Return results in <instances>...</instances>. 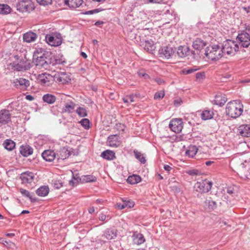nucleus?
Returning <instances> with one entry per match:
<instances>
[{"mask_svg":"<svg viewBox=\"0 0 250 250\" xmlns=\"http://www.w3.org/2000/svg\"><path fill=\"white\" fill-rule=\"evenodd\" d=\"M42 158L47 162L53 161L55 157L56 154L54 151L50 149L44 150L42 154Z\"/></svg>","mask_w":250,"mask_h":250,"instance_id":"b1692460","label":"nucleus"},{"mask_svg":"<svg viewBox=\"0 0 250 250\" xmlns=\"http://www.w3.org/2000/svg\"><path fill=\"white\" fill-rule=\"evenodd\" d=\"M32 63H28L26 65H22L21 63H9L7 68L11 69L12 71H24L29 70L33 65Z\"/></svg>","mask_w":250,"mask_h":250,"instance_id":"4468645a","label":"nucleus"},{"mask_svg":"<svg viewBox=\"0 0 250 250\" xmlns=\"http://www.w3.org/2000/svg\"><path fill=\"white\" fill-rule=\"evenodd\" d=\"M107 143L110 146L117 147L120 145V137L117 134L111 135L108 137Z\"/></svg>","mask_w":250,"mask_h":250,"instance_id":"412c9836","label":"nucleus"},{"mask_svg":"<svg viewBox=\"0 0 250 250\" xmlns=\"http://www.w3.org/2000/svg\"><path fill=\"white\" fill-rule=\"evenodd\" d=\"M116 126H117V128L118 129H120L122 131H124V129H125V125L122 124H116Z\"/></svg>","mask_w":250,"mask_h":250,"instance_id":"69168bd1","label":"nucleus"},{"mask_svg":"<svg viewBox=\"0 0 250 250\" xmlns=\"http://www.w3.org/2000/svg\"><path fill=\"white\" fill-rule=\"evenodd\" d=\"M38 80L44 86H49L55 81V76L53 77L49 74L44 73L39 75Z\"/></svg>","mask_w":250,"mask_h":250,"instance_id":"9d476101","label":"nucleus"},{"mask_svg":"<svg viewBox=\"0 0 250 250\" xmlns=\"http://www.w3.org/2000/svg\"><path fill=\"white\" fill-rule=\"evenodd\" d=\"M198 69H199L198 68H195V66L193 68H189V69L185 68L181 71V73L183 75H187V74L192 73L197 71Z\"/></svg>","mask_w":250,"mask_h":250,"instance_id":"603ef678","label":"nucleus"},{"mask_svg":"<svg viewBox=\"0 0 250 250\" xmlns=\"http://www.w3.org/2000/svg\"><path fill=\"white\" fill-rule=\"evenodd\" d=\"M79 179L82 183L94 182L97 180L96 177L92 175H83Z\"/></svg>","mask_w":250,"mask_h":250,"instance_id":"ea45409f","label":"nucleus"},{"mask_svg":"<svg viewBox=\"0 0 250 250\" xmlns=\"http://www.w3.org/2000/svg\"><path fill=\"white\" fill-rule=\"evenodd\" d=\"M212 186V182L207 179H205L200 182H197L195 184L194 188L197 192L201 193H207L210 191Z\"/></svg>","mask_w":250,"mask_h":250,"instance_id":"0eeeda50","label":"nucleus"},{"mask_svg":"<svg viewBox=\"0 0 250 250\" xmlns=\"http://www.w3.org/2000/svg\"><path fill=\"white\" fill-rule=\"evenodd\" d=\"M137 73L140 77L143 78L145 80H148L150 78V77L149 76V75H148L147 74H146L145 72V70L143 69L139 70L138 71Z\"/></svg>","mask_w":250,"mask_h":250,"instance_id":"864d4df0","label":"nucleus"},{"mask_svg":"<svg viewBox=\"0 0 250 250\" xmlns=\"http://www.w3.org/2000/svg\"><path fill=\"white\" fill-rule=\"evenodd\" d=\"M207 44L206 41L200 38H197L192 42V47L197 50H201Z\"/></svg>","mask_w":250,"mask_h":250,"instance_id":"4be33fe9","label":"nucleus"},{"mask_svg":"<svg viewBox=\"0 0 250 250\" xmlns=\"http://www.w3.org/2000/svg\"><path fill=\"white\" fill-rule=\"evenodd\" d=\"M196 78L197 80L200 81L201 80H204L205 78V73L204 72H201L197 73L196 74Z\"/></svg>","mask_w":250,"mask_h":250,"instance_id":"4d7b16f0","label":"nucleus"},{"mask_svg":"<svg viewBox=\"0 0 250 250\" xmlns=\"http://www.w3.org/2000/svg\"><path fill=\"white\" fill-rule=\"evenodd\" d=\"M155 81L156 82H157V83L159 85L163 84L165 83V81L161 78H155Z\"/></svg>","mask_w":250,"mask_h":250,"instance_id":"e2e57ef3","label":"nucleus"},{"mask_svg":"<svg viewBox=\"0 0 250 250\" xmlns=\"http://www.w3.org/2000/svg\"><path fill=\"white\" fill-rule=\"evenodd\" d=\"M42 100L48 104H52L56 101V98L54 95L47 93L43 96Z\"/></svg>","mask_w":250,"mask_h":250,"instance_id":"e433bc0d","label":"nucleus"},{"mask_svg":"<svg viewBox=\"0 0 250 250\" xmlns=\"http://www.w3.org/2000/svg\"><path fill=\"white\" fill-rule=\"evenodd\" d=\"M144 49L149 53H153L155 50V46L154 45L153 42L151 40L145 41L144 42Z\"/></svg>","mask_w":250,"mask_h":250,"instance_id":"473e14b6","label":"nucleus"},{"mask_svg":"<svg viewBox=\"0 0 250 250\" xmlns=\"http://www.w3.org/2000/svg\"><path fill=\"white\" fill-rule=\"evenodd\" d=\"M11 7L6 4H0V14L6 15L11 12Z\"/></svg>","mask_w":250,"mask_h":250,"instance_id":"79ce46f5","label":"nucleus"},{"mask_svg":"<svg viewBox=\"0 0 250 250\" xmlns=\"http://www.w3.org/2000/svg\"><path fill=\"white\" fill-rule=\"evenodd\" d=\"M34 174L32 172L28 171L22 172L20 176L21 183L24 184H31L34 181Z\"/></svg>","mask_w":250,"mask_h":250,"instance_id":"dca6fc26","label":"nucleus"},{"mask_svg":"<svg viewBox=\"0 0 250 250\" xmlns=\"http://www.w3.org/2000/svg\"><path fill=\"white\" fill-rule=\"evenodd\" d=\"M50 57L52 59H50V60L55 62H65V59L61 53H57L53 55L51 54Z\"/></svg>","mask_w":250,"mask_h":250,"instance_id":"4c0bfd02","label":"nucleus"},{"mask_svg":"<svg viewBox=\"0 0 250 250\" xmlns=\"http://www.w3.org/2000/svg\"><path fill=\"white\" fill-rule=\"evenodd\" d=\"M163 0H144L145 3H160L162 2Z\"/></svg>","mask_w":250,"mask_h":250,"instance_id":"680f3d73","label":"nucleus"},{"mask_svg":"<svg viewBox=\"0 0 250 250\" xmlns=\"http://www.w3.org/2000/svg\"><path fill=\"white\" fill-rule=\"evenodd\" d=\"M170 129L176 133H180L183 128V122L181 119H174L172 120L169 124Z\"/></svg>","mask_w":250,"mask_h":250,"instance_id":"f8f14e48","label":"nucleus"},{"mask_svg":"<svg viewBox=\"0 0 250 250\" xmlns=\"http://www.w3.org/2000/svg\"><path fill=\"white\" fill-rule=\"evenodd\" d=\"M198 148L195 146H190L186 151V156L190 158H193L197 153Z\"/></svg>","mask_w":250,"mask_h":250,"instance_id":"58836bf2","label":"nucleus"},{"mask_svg":"<svg viewBox=\"0 0 250 250\" xmlns=\"http://www.w3.org/2000/svg\"><path fill=\"white\" fill-rule=\"evenodd\" d=\"M3 145L5 148L9 151L12 150L15 147V143L10 139L6 140Z\"/></svg>","mask_w":250,"mask_h":250,"instance_id":"a19ab883","label":"nucleus"},{"mask_svg":"<svg viewBox=\"0 0 250 250\" xmlns=\"http://www.w3.org/2000/svg\"><path fill=\"white\" fill-rule=\"evenodd\" d=\"M76 112L81 117H86L87 115L86 109L82 107H79L76 110Z\"/></svg>","mask_w":250,"mask_h":250,"instance_id":"09e8293b","label":"nucleus"},{"mask_svg":"<svg viewBox=\"0 0 250 250\" xmlns=\"http://www.w3.org/2000/svg\"><path fill=\"white\" fill-rule=\"evenodd\" d=\"M187 173L191 176H196L199 174V171L196 169H191L187 171Z\"/></svg>","mask_w":250,"mask_h":250,"instance_id":"bf43d9fd","label":"nucleus"},{"mask_svg":"<svg viewBox=\"0 0 250 250\" xmlns=\"http://www.w3.org/2000/svg\"><path fill=\"white\" fill-rule=\"evenodd\" d=\"M16 7L17 10L21 13H30L35 9L34 2L31 0H18Z\"/></svg>","mask_w":250,"mask_h":250,"instance_id":"39448f33","label":"nucleus"},{"mask_svg":"<svg viewBox=\"0 0 250 250\" xmlns=\"http://www.w3.org/2000/svg\"><path fill=\"white\" fill-rule=\"evenodd\" d=\"M170 188L175 194H178L181 191L180 184L177 182H174L170 185Z\"/></svg>","mask_w":250,"mask_h":250,"instance_id":"c03bdc74","label":"nucleus"},{"mask_svg":"<svg viewBox=\"0 0 250 250\" xmlns=\"http://www.w3.org/2000/svg\"><path fill=\"white\" fill-rule=\"evenodd\" d=\"M227 98L225 96H222L221 94L216 95L214 100V103L220 106H223L226 102Z\"/></svg>","mask_w":250,"mask_h":250,"instance_id":"f704fd0d","label":"nucleus"},{"mask_svg":"<svg viewBox=\"0 0 250 250\" xmlns=\"http://www.w3.org/2000/svg\"><path fill=\"white\" fill-rule=\"evenodd\" d=\"M40 5L45 6L52 3V0H36Z\"/></svg>","mask_w":250,"mask_h":250,"instance_id":"6e6d98bb","label":"nucleus"},{"mask_svg":"<svg viewBox=\"0 0 250 250\" xmlns=\"http://www.w3.org/2000/svg\"><path fill=\"white\" fill-rule=\"evenodd\" d=\"M134 153L135 158L138 160L141 163L145 164L146 162V160L145 157L144 156L143 154L141 152L138 151V150H134Z\"/></svg>","mask_w":250,"mask_h":250,"instance_id":"a18cd8bd","label":"nucleus"},{"mask_svg":"<svg viewBox=\"0 0 250 250\" xmlns=\"http://www.w3.org/2000/svg\"><path fill=\"white\" fill-rule=\"evenodd\" d=\"M83 2V0H64V4L67 5L71 8H76L82 5Z\"/></svg>","mask_w":250,"mask_h":250,"instance_id":"bb28decb","label":"nucleus"},{"mask_svg":"<svg viewBox=\"0 0 250 250\" xmlns=\"http://www.w3.org/2000/svg\"><path fill=\"white\" fill-rule=\"evenodd\" d=\"M237 39L239 41V43L243 47H248L250 44V36L249 33L243 31L239 33Z\"/></svg>","mask_w":250,"mask_h":250,"instance_id":"9b49d317","label":"nucleus"},{"mask_svg":"<svg viewBox=\"0 0 250 250\" xmlns=\"http://www.w3.org/2000/svg\"><path fill=\"white\" fill-rule=\"evenodd\" d=\"M243 112V104L240 100L229 102L226 107V115L233 119L240 117Z\"/></svg>","mask_w":250,"mask_h":250,"instance_id":"f257e3e1","label":"nucleus"},{"mask_svg":"<svg viewBox=\"0 0 250 250\" xmlns=\"http://www.w3.org/2000/svg\"><path fill=\"white\" fill-rule=\"evenodd\" d=\"M55 81L62 84H64L69 83L71 81L70 76L65 72H60L56 74Z\"/></svg>","mask_w":250,"mask_h":250,"instance_id":"f3484780","label":"nucleus"},{"mask_svg":"<svg viewBox=\"0 0 250 250\" xmlns=\"http://www.w3.org/2000/svg\"><path fill=\"white\" fill-rule=\"evenodd\" d=\"M15 86L22 90H26L27 87L30 85V82L29 80L22 78L17 79L14 81Z\"/></svg>","mask_w":250,"mask_h":250,"instance_id":"6ab92c4d","label":"nucleus"},{"mask_svg":"<svg viewBox=\"0 0 250 250\" xmlns=\"http://www.w3.org/2000/svg\"><path fill=\"white\" fill-rule=\"evenodd\" d=\"M20 192L22 195L29 198L31 202L33 203L37 201V199L36 198H33L32 195L28 190L23 188H20Z\"/></svg>","mask_w":250,"mask_h":250,"instance_id":"37998d69","label":"nucleus"},{"mask_svg":"<svg viewBox=\"0 0 250 250\" xmlns=\"http://www.w3.org/2000/svg\"><path fill=\"white\" fill-rule=\"evenodd\" d=\"M177 54L180 58L187 57L188 59L196 60L197 57L195 51L191 50L189 46L184 45H180L177 49Z\"/></svg>","mask_w":250,"mask_h":250,"instance_id":"7ed1b4c3","label":"nucleus"},{"mask_svg":"<svg viewBox=\"0 0 250 250\" xmlns=\"http://www.w3.org/2000/svg\"><path fill=\"white\" fill-rule=\"evenodd\" d=\"M238 133L242 137H250V124L242 125L238 128Z\"/></svg>","mask_w":250,"mask_h":250,"instance_id":"5701e85b","label":"nucleus"},{"mask_svg":"<svg viewBox=\"0 0 250 250\" xmlns=\"http://www.w3.org/2000/svg\"><path fill=\"white\" fill-rule=\"evenodd\" d=\"M25 99L27 100L31 101L34 99V98L31 95H28L26 96Z\"/></svg>","mask_w":250,"mask_h":250,"instance_id":"774afa93","label":"nucleus"},{"mask_svg":"<svg viewBox=\"0 0 250 250\" xmlns=\"http://www.w3.org/2000/svg\"><path fill=\"white\" fill-rule=\"evenodd\" d=\"M52 184L54 188L59 189L62 187L63 184L61 180L53 179L52 181Z\"/></svg>","mask_w":250,"mask_h":250,"instance_id":"8fccbe9b","label":"nucleus"},{"mask_svg":"<svg viewBox=\"0 0 250 250\" xmlns=\"http://www.w3.org/2000/svg\"><path fill=\"white\" fill-rule=\"evenodd\" d=\"M79 123L81 124L82 126H83L85 129H88L90 128V121L87 118H84L82 119Z\"/></svg>","mask_w":250,"mask_h":250,"instance_id":"de8ad7c7","label":"nucleus"},{"mask_svg":"<svg viewBox=\"0 0 250 250\" xmlns=\"http://www.w3.org/2000/svg\"><path fill=\"white\" fill-rule=\"evenodd\" d=\"M214 114L213 108H207L202 111L201 114V118L203 120H209L213 118Z\"/></svg>","mask_w":250,"mask_h":250,"instance_id":"a878e982","label":"nucleus"},{"mask_svg":"<svg viewBox=\"0 0 250 250\" xmlns=\"http://www.w3.org/2000/svg\"><path fill=\"white\" fill-rule=\"evenodd\" d=\"M221 49L223 54L234 55L238 51L239 46L234 41L231 40H227L223 42Z\"/></svg>","mask_w":250,"mask_h":250,"instance_id":"423d86ee","label":"nucleus"},{"mask_svg":"<svg viewBox=\"0 0 250 250\" xmlns=\"http://www.w3.org/2000/svg\"><path fill=\"white\" fill-rule=\"evenodd\" d=\"M133 242L137 245H141L145 241V238L144 235L141 233L136 231L134 232L132 236Z\"/></svg>","mask_w":250,"mask_h":250,"instance_id":"c85d7f7f","label":"nucleus"},{"mask_svg":"<svg viewBox=\"0 0 250 250\" xmlns=\"http://www.w3.org/2000/svg\"><path fill=\"white\" fill-rule=\"evenodd\" d=\"M175 51L170 44L162 46L158 50L160 58L163 59H169L174 55Z\"/></svg>","mask_w":250,"mask_h":250,"instance_id":"6e6552de","label":"nucleus"},{"mask_svg":"<svg viewBox=\"0 0 250 250\" xmlns=\"http://www.w3.org/2000/svg\"><path fill=\"white\" fill-rule=\"evenodd\" d=\"M164 96H165L164 91H161L157 92L155 94L154 98L156 100H157V99L161 100L162 98H163Z\"/></svg>","mask_w":250,"mask_h":250,"instance_id":"5fc2aeb1","label":"nucleus"},{"mask_svg":"<svg viewBox=\"0 0 250 250\" xmlns=\"http://www.w3.org/2000/svg\"><path fill=\"white\" fill-rule=\"evenodd\" d=\"M20 153L23 157H27L33 153V148L28 145H22L20 147Z\"/></svg>","mask_w":250,"mask_h":250,"instance_id":"aec40b11","label":"nucleus"},{"mask_svg":"<svg viewBox=\"0 0 250 250\" xmlns=\"http://www.w3.org/2000/svg\"><path fill=\"white\" fill-rule=\"evenodd\" d=\"M11 114L7 109H2L0 111V124H7L11 122Z\"/></svg>","mask_w":250,"mask_h":250,"instance_id":"a211bd4d","label":"nucleus"},{"mask_svg":"<svg viewBox=\"0 0 250 250\" xmlns=\"http://www.w3.org/2000/svg\"><path fill=\"white\" fill-rule=\"evenodd\" d=\"M101 156L107 160H113L116 158L115 152L110 150H106L103 151Z\"/></svg>","mask_w":250,"mask_h":250,"instance_id":"7c9ffc66","label":"nucleus"},{"mask_svg":"<svg viewBox=\"0 0 250 250\" xmlns=\"http://www.w3.org/2000/svg\"><path fill=\"white\" fill-rule=\"evenodd\" d=\"M118 230L114 228H107L104 231L102 237L108 240L115 239L118 234Z\"/></svg>","mask_w":250,"mask_h":250,"instance_id":"2eb2a0df","label":"nucleus"},{"mask_svg":"<svg viewBox=\"0 0 250 250\" xmlns=\"http://www.w3.org/2000/svg\"><path fill=\"white\" fill-rule=\"evenodd\" d=\"M204 54L211 61H217L223 56L222 51L218 44L209 45L207 47Z\"/></svg>","mask_w":250,"mask_h":250,"instance_id":"f03ea898","label":"nucleus"},{"mask_svg":"<svg viewBox=\"0 0 250 250\" xmlns=\"http://www.w3.org/2000/svg\"><path fill=\"white\" fill-rule=\"evenodd\" d=\"M134 95H128L123 98V102L126 104H129L134 102Z\"/></svg>","mask_w":250,"mask_h":250,"instance_id":"3c124183","label":"nucleus"},{"mask_svg":"<svg viewBox=\"0 0 250 250\" xmlns=\"http://www.w3.org/2000/svg\"><path fill=\"white\" fill-rule=\"evenodd\" d=\"M49 192V188L47 186H42L40 187L36 190V194L42 197H44L48 195Z\"/></svg>","mask_w":250,"mask_h":250,"instance_id":"2f4dec72","label":"nucleus"},{"mask_svg":"<svg viewBox=\"0 0 250 250\" xmlns=\"http://www.w3.org/2000/svg\"><path fill=\"white\" fill-rule=\"evenodd\" d=\"M45 41L50 45L53 46H58L62 43V38L60 34H56L55 35L47 34L45 36Z\"/></svg>","mask_w":250,"mask_h":250,"instance_id":"1a4fd4ad","label":"nucleus"},{"mask_svg":"<svg viewBox=\"0 0 250 250\" xmlns=\"http://www.w3.org/2000/svg\"><path fill=\"white\" fill-rule=\"evenodd\" d=\"M2 57L6 60V62L10 61L11 62H27L28 61V60L27 59L24 60L21 55L19 56L18 55H14L12 54L8 55L7 54H6L5 55H3ZM24 58L26 59L25 55H24Z\"/></svg>","mask_w":250,"mask_h":250,"instance_id":"ddd939ff","label":"nucleus"},{"mask_svg":"<svg viewBox=\"0 0 250 250\" xmlns=\"http://www.w3.org/2000/svg\"><path fill=\"white\" fill-rule=\"evenodd\" d=\"M99 12H100V10L98 9H95L85 11V12L83 13V14L84 15H90V14L91 15V14L97 13Z\"/></svg>","mask_w":250,"mask_h":250,"instance_id":"052dcab7","label":"nucleus"},{"mask_svg":"<svg viewBox=\"0 0 250 250\" xmlns=\"http://www.w3.org/2000/svg\"><path fill=\"white\" fill-rule=\"evenodd\" d=\"M206 205L208 206V209L209 210H214L217 207L216 202L212 200H207L205 201Z\"/></svg>","mask_w":250,"mask_h":250,"instance_id":"49530a36","label":"nucleus"},{"mask_svg":"<svg viewBox=\"0 0 250 250\" xmlns=\"http://www.w3.org/2000/svg\"><path fill=\"white\" fill-rule=\"evenodd\" d=\"M134 203L133 201L128 200H123V203H117V206L119 209H122L126 207L128 208H131L134 207Z\"/></svg>","mask_w":250,"mask_h":250,"instance_id":"72a5a7b5","label":"nucleus"},{"mask_svg":"<svg viewBox=\"0 0 250 250\" xmlns=\"http://www.w3.org/2000/svg\"><path fill=\"white\" fill-rule=\"evenodd\" d=\"M182 103L183 100L180 98L175 99L173 101V104L176 107L179 106Z\"/></svg>","mask_w":250,"mask_h":250,"instance_id":"13d9d810","label":"nucleus"},{"mask_svg":"<svg viewBox=\"0 0 250 250\" xmlns=\"http://www.w3.org/2000/svg\"><path fill=\"white\" fill-rule=\"evenodd\" d=\"M76 106V104L73 101L66 103L62 108V113H72Z\"/></svg>","mask_w":250,"mask_h":250,"instance_id":"cd10ccee","label":"nucleus"},{"mask_svg":"<svg viewBox=\"0 0 250 250\" xmlns=\"http://www.w3.org/2000/svg\"><path fill=\"white\" fill-rule=\"evenodd\" d=\"M164 168L165 170L167 171H170L172 169V167L168 165H165Z\"/></svg>","mask_w":250,"mask_h":250,"instance_id":"338daca9","label":"nucleus"},{"mask_svg":"<svg viewBox=\"0 0 250 250\" xmlns=\"http://www.w3.org/2000/svg\"><path fill=\"white\" fill-rule=\"evenodd\" d=\"M51 53L44 50L43 48H40L36 49L34 52L33 56L32 62H47V61H49Z\"/></svg>","mask_w":250,"mask_h":250,"instance_id":"20e7f679","label":"nucleus"},{"mask_svg":"<svg viewBox=\"0 0 250 250\" xmlns=\"http://www.w3.org/2000/svg\"><path fill=\"white\" fill-rule=\"evenodd\" d=\"M141 180V176L138 175L133 174L128 177L127 182L130 184L133 185L140 182Z\"/></svg>","mask_w":250,"mask_h":250,"instance_id":"c9c22d12","label":"nucleus"},{"mask_svg":"<svg viewBox=\"0 0 250 250\" xmlns=\"http://www.w3.org/2000/svg\"><path fill=\"white\" fill-rule=\"evenodd\" d=\"M38 35L36 33L29 31L23 35V40L24 42L30 43L35 41Z\"/></svg>","mask_w":250,"mask_h":250,"instance_id":"393cba45","label":"nucleus"},{"mask_svg":"<svg viewBox=\"0 0 250 250\" xmlns=\"http://www.w3.org/2000/svg\"><path fill=\"white\" fill-rule=\"evenodd\" d=\"M71 154V152L67 148L65 147H62L61 148L59 153L57 154L58 157V159L61 160H64L68 158Z\"/></svg>","mask_w":250,"mask_h":250,"instance_id":"c756f323","label":"nucleus"},{"mask_svg":"<svg viewBox=\"0 0 250 250\" xmlns=\"http://www.w3.org/2000/svg\"><path fill=\"white\" fill-rule=\"evenodd\" d=\"M106 216L104 213H101L99 215V219L100 221H104L106 219Z\"/></svg>","mask_w":250,"mask_h":250,"instance_id":"0e129e2a","label":"nucleus"}]
</instances>
